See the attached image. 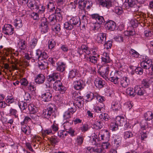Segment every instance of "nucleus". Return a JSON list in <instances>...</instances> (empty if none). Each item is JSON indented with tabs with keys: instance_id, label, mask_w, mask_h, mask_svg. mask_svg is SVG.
Returning a JSON list of instances; mask_svg holds the SVG:
<instances>
[{
	"instance_id": "obj_1",
	"label": "nucleus",
	"mask_w": 153,
	"mask_h": 153,
	"mask_svg": "<svg viewBox=\"0 0 153 153\" xmlns=\"http://www.w3.org/2000/svg\"><path fill=\"white\" fill-rule=\"evenodd\" d=\"M126 2L128 4L129 7L135 8L134 10V16H135L137 18L141 17H144V14L141 12L139 11V8L140 6L135 4V2L132 0H126Z\"/></svg>"
},
{
	"instance_id": "obj_2",
	"label": "nucleus",
	"mask_w": 153,
	"mask_h": 153,
	"mask_svg": "<svg viewBox=\"0 0 153 153\" xmlns=\"http://www.w3.org/2000/svg\"><path fill=\"white\" fill-rule=\"evenodd\" d=\"M110 135L109 132L107 130H104L99 132L98 135V139L97 138L95 139L93 138L94 144L96 145L97 144L96 142V140L98 141H105L108 142L109 140Z\"/></svg>"
},
{
	"instance_id": "obj_3",
	"label": "nucleus",
	"mask_w": 153,
	"mask_h": 153,
	"mask_svg": "<svg viewBox=\"0 0 153 153\" xmlns=\"http://www.w3.org/2000/svg\"><path fill=\"white\" fill-rule=\"evenodd\" d=\"M142 61L140 63V65L142 68L146 70H149L152 63V59L146 56H142Z\"/></svg>"
},
{
	"instance_id": "obj_4",
	"label": "nucleus",
	"mask_w": 153,
	"mask_h": 153,
	"mask_svg": "<svg viewBox=\"0 0 153 153\" xmlns=\"http://www.w3.org/2000/svg\"><path fill=\"white\" fill-rule=\"evenodd\" d=\"M54 106V104H50L48 105L46 109L43 110L42 115L44 118L48 119L50 118L51 115L54 112L53 109Z\"/></svg>"
},
{
	"instance_id": "obj_5",
	"label": "nucleus",
	"mask_w": 153,
	"mask_h": 153,
	"mask_svg": "<svg viewBox=\"0 0 153 153\" xmlns=\"http://www.w3.org/2000/svg\"><path fill=\"white\" fill-rule=\"evenodd\" d=\"M69 19V21H68V30H71L73 27V25H76L79 23V25L80 22V19L76 17H71L70 16H68V20Z\"/></svg>"
},
{
	"instance_id": "obj_6",
	"label": "nucleus",
	"mask_w": 153,
	"mask_h": 153,
	"mask_svg": "<svg viewBox=\"0 0 153 153\" xmlns=\"http://www.w3.org/2000/svg\"><path fill=\"white\" fill-rule=\"evenodd\" d=\"M109 70V65L103 66L100 68L98 73L101 76L106 79L108 78Z\"/></svg>"
},
{
	"instance_id": "obj_7",
	"label": "nucleus",
	"mask_w": 153,
	"mask_h": 153,
	"mask_svg": "<svg viewBox=\"0 0 153 153\" xmlns=\"http://www.w3.org/2000/svg\"><path fill=\"white\" fill-rule=\"evenodd\" d=\"M67 114L65 113L63 115L64 120H65L64 123L62 124V126L64 128V130H62L61 131L58 132V136L61 138H65L67 135V131L66 130L67 126L66 123H67Z\"/></svg>"
},
{
	"instance_id": "obj_8",
	"label": "nucleus",
	"mask_w": 153,
	"mask_h": 153,
	"mask_svg": "<svg viewBox=\"0 0 153 153\" xmlns=\"http://www.w3.org/2000/svg\"><path fill=\"white\" fill-rule=\"evenodd\" d=\"M14 27L10 24H5L2 28V32L6 35H11L14 32Z\"/></svg>"
},
{
	"instance_id": "obj_9",
	"label": "nucleus",
	"mask_w": 153,
	"mask_h": 153,
	"mask_svg": "<svg viewBox=\"0 0 153 153\" xmlns=\"http://www.w3.org/2000/svg\"><path fill=\"white\" fill-rule=\"evenodd\" d=\"M74 3L78 5L79 8L81 9L82 13H85V8L86 6V1L83 0H75Z\"/></svg>"
},
{
	"instance_id": "obj_10",
	"label": "nucleus",
	"mask_w": 153,
	"mask_h": 153,
	"mask_svg": "<svg viewBox=\"0 0 153 153\" xmlns=\"http://www.w3.org/2000/svg\"><path fill=\"white\" fill-rule=\"evenodd\" d=\"M48 24V22L47 21V19L44 18L42 20V22L40 27L42 32H43V33H46L48 32L49 30Z\"/></svg>"
},
{
	"instance_id": "obj_11",
	"label": "nucleus",
	"mask_w": 153,
	"mask_h": 153,
	"mask_svg": "<svg viewBox=\"0 0 153 153\" xmlns=\"http://www.w3.org/2000/svg\"><path fill=\"white\" fill-rule=\"evenodd\" d=\"M106 39V34L100 33L97 34L96 41L99 44H103L105 41Z\"/></svg>"
},
{
	"instance_id": "obj_12",
	"label": "nucleus",
	"mask_w": 153,
	"mask_h": 153,
	"mask_svg": "<svg viewBox=\"0 0 153 153\" xmlns=\"http://www.w3.org/2000/svg\"><path fill=\"white\" fill-rule=\"evenodd\" d=\"M94 84L99 88H102L105 85V81L99 77H97L95 79Z\"/></svg>"
},
{
	"instance_id": "obj_13",
	"label": "nucleus",
	"mask_w": 153,
	"mask_h": 153,
	"mask_svg": "<svg viewBox=\"0 0 153 153\" xmlns=\"http://www.w3.org/2000/svg\"><path fill=\"white\" fill-rule=\"evenodd\" d=\"M60 77V75L59 73L54 72L47 76V80L49 82H52L58 79Z\"/></svg>"
},
{
	"instance_id": "obj_14",
	"label": "nucleus",
	"mask_w": 153,
	"mask_h": 153,
	"mask_svg": "<svg viewBox=\"0 0 153 153\" xmlns=\"http://www.w3.org/2000/svg\"><path fill=\"white\" fill-rule=\"evenodd\" d=\"M36 54L37 57H36V60H39L41 58L42 59H46L48 57V55L45 52H42L40 50L37 49L36 51Z\"/></svg>"
},
{
	"instance_id": "obj_15",
	"label": "nucleus",
	"mask_w": 153,
	"mask_h": 153,
	"mask_svg": "<svg viewBox=\"0 0 153 153\" xmlns=\"http://www.w3.org/2000/svg\"><path fill=\"white\" fill-rule=\"evenodd\" d=\"M91 18L93 19H95L97 23L99 24H102L104 22L105 20L103 16H100L97 13L92 14L91 15Z\"/></svg>"
},
{
	"instance_id": "obj_16",
	"label": "nucleus",
	"mask_w": 153,
	"mask_h": 153,
	"mask_svg": "<svg viewBox=\"0 0 153 153\" xmlns=\"http://www.w3.org/2000/svg\"><path fill=\"white\" fill-rule=\"evenodd\" d=\"M105 27L108 30L114 31L115 29L116 26L115 22L113 21L109 20L106 23Z\"/></svg>"
},
{
	"instance_id": "obj_17",
	"label": "nucleus",
	"mask_w": 153,
	"mask_h": 153,
	"mask_svg": "<svg viewBox=\"0 0 153 153\" xmlns=\"http://www.w3.org/2000/svg\"><path fill=\"white\" fill-rule=\"evenodd\" d=\"M98 3L100 5L108 9L112 6V2L110 0H100Z\"/></svg>"
},
{
	"instance_id": "obj_18",
	"label": "nucleus",
	"mask_w": 153,
	"mask_h": 153,
	"mask_svg": "<svg viewBox=\"0 0 153 153\" xmlns=\"http://www.w3.org/2000/svg\"><path fill=\"white\" fill-rule=\"evenodd\" d=\"M73 84L74 88L76 90H81L84 88L83 81L81 79L75 81Z\"/></svg>"
},
{
	"instance_id": "obj_19",
	"label": "nucleus",
	"mask_w": 153,
	"mask_h": 153,
	"mask_svg": "<svg viewBox=\"0 0 153 153\" xmlns=\"http://www.w3.org/2000/svg\"><path fill=\"white\" fill-rule=\"evenodd\" d=\"M112 72L111 73L110 77L108 78V80L111 81V82H113L114 84H116L118 83V79L119 78L118 76V74L120 72L119 71H117L114 73V76H112Z\"/></svg>"
},
{
	"instance_id": "obj_20",
	"label": "nucleus",
	"mask_w": 153,
	"mask_h": 153,
	"mask_svg": "<svg viewBox=\"0 0 153 153\" xmlns=\"http://www.w3.org/2000/svg\"><path fill=\"white\" fill-rule=\"evenodd\" d=\"M144 117L146 120L150 121V125H153V113L151 111H148L144 114Z\"/></svg>"
},
{
	"instance_id": "obj_21",
	"label": "nucleus",
	"mask_w": 153,
	"mask_h": 153,
	"mask_svg": "<svg viewBox=\"0 0 153 153\" xmlns=\"http://www.w3.org/2000/svg\"><path fill=\"white\" fill-rule=\"evenodd\" d=\"M135 91L136 94L140 96H143L146 93L144 88L142 87H140V86L137 85L135 87Z\"/></svg>"
},
{
	"instance_id": "obj_22",
	"label": "nucleus",
	"mask_w": 153,
	"mask_h": 153,
	"mask_svg": "<svg viewBox=\"0 0 153 153\" xmlns=\"http://www.w3.org/2000/svg\"><path fill=\"white\" fill-rule=\"evenodd\" d=\"M45 80V76L42 74L37 75L35 77V82L39 84H41L43 83Z\"/></svg>"
},
{
	"instance_id": "obj_23",
	"label": "nucleus",
	"mask_w": 153,
	"mask_h": 153,
	"mask_svg": "<svg viewBox=\"0 0 153 153\" xmlns=\"http://www.w3.org/2000/svg\"><path fill=\"white\" fill-rule=\"evenodd\" d=\"M111 108L113 111L114 112H117L121 110V105L118 102H113L112 103Z\"/></svg>"
},
{
	"instance_id": "obj_24",
	"label": "nucleus",
	"mask_w": 153,
	"mask_h": 153,
	"mask_svg": "<svg viewBox=\"0 0 153 153\" xmlns=\"http://www.w3.org/2000/svg\"><path fill=\"white\" fill-rule=\"evenodd\" d=\"M52 95L50 92H47L42 94L41 96L42 100L44 102L50 101L52 97Z\"/></svg>"
},
{
	"instance_id": "obj_25",
	"label": "nucleus",
	"mask_w": 153,
	"mask_h": 153,
	"mask_svg": "<svg viewBox=\"0 0 153 153\" xmlns=\"http://www.w3.org/2000/svg\"><path fill=\"white\" fill-rule=\"evenodd\" d=\"M120 83L122 87L124 88H126L129 84V79L126 76L122 77L120 79Z\"/></svg>"
},
{
	"instance_id": "obj_26",
	"label": "nucleus",
	"mask_w": 153,
	"mask_h": 153,
	"mask_svg": "<svg viewBox=\"0 0 153 153\" xmlns=\"http://www.w3.org/2000/svg\"><path fill=\"white\" fill-rule=\"evenodd\" d=\"M27 6L31 10L36 9L37 7V3L35 0H28L27 3Z\"/></svg>"
},
{
	"instance_id": "obj_27",
	"label": "nucleus",
	"mask_w": 153,
	"mask_h": 153,
	"mask_svg": "<svg viewBox=\"0 0 153 153\" xmlns=\"http://www.w3.org/2000/svg\"><path fill=\"white\" fill-rule=\"evenodd\" d=\"M115 119L119 126H123L126 123V120L123 117L117 116Z\"/></svg>"
},
{
	"instance_id": "obj_28",
	"label": "nucleus",
	"mask_w": 153,
	"mask_h": 153,
	"mask_svg": "<svg viewBox=\"0 0 153 153\" xmlns=\"http://www.w3.org/2000/svg\"><path fill=\"white\" fill-rule=\"evenodd\" d=\"M27 44L26 41L22 39H20L17 45V47L21 50H24L26 48Z\"/></svg>"
},
{
	"instance_id": "obj_29",
	"label": "nucleus",
	"mask_w": 153,
	"mask_h": 153,
	"mask_svg": "<svg viewBox=\"0 0 153 153\" xmlns=\"http://www.w3.org/2000/svg\"><path fill=\"white\" fill-rule=\"evenodd\" d=\"M101 59L102 62L104 63H110L111 61L108 54L105 52L103 53Z\"/></svg>"
},
{
	"instance_id": "obj_30",
	"label": "nucleus",
	"mask_w": 153,
	"mask_h": 153,
	"mask_svg": "<svg viewBox=\"0 0 153 153\" xmlns=\"http://www.w3.org/2000/svg\"><path fill=\"white\" fill-rule=\"evenodd\" d=\"M114 146L117 148L121 145L122 137L120 136L116 135L114 136Z\"/></svg>"
},
{
	"instance_id": "obj_31",
	"label": "nucleus",
	"mask_w": 153,
	"mask_h": 153,
	"mask_svg": "<svg viewBox=\"0 0 153 153\" xmlns=\"http://www.w3.org/2000/svg\"><path fill=\"white\" fill-rule=\"evenodd\" d=\"M21 130L22 132L27 135H29L31 133L30 128L27 125H22L21 127Z\"/></svg>"
},
{
	"instance_id": "obj_32",
	"label": "nucleus",
	"mask_w": 153,
	"mask_h": 153,
	"mask_svg": "<svg viewBox=\"0 0 153 153\" xmlns=\"http://www.w3.org/2000/svg\"><path fill=\"white\" fill-rule=\"evenodd\" d=\"M150 80L149 79H145L142 80L141 81L142 87L143 88H148L150 85Z\"/></svg>"
},
{
	"instance_id": "obj_33",
	"label": "nucleus",
	"mask_w": 153,
	"mask_h": 153,
	"mask_svg": "<svg viewBox=\"0 0 153 153\" xmlns=\"http://www.w3.org/2000/svg\"><path fill=\"white\" fill-rule=\"evenodd\" d=\"M28 109L31 114H33L37 111V107L33 104H30L28 105Z\"/></svg>"
},
{
	"instance_id": "obj_34",
	"label": "nucleus",
	"mask_w": 153,
	"mask_h": 153,
	"mask_svg": "<svg viewBox=\"0 0 153 153\" xmlns=\"http://www.w3.org/2000/svg\"><path fill=\"white\" fill-rule=\"evenodd\" d=\"M49 21L51 25H54L57 22V19L56 16L54 14H52L49 16L48 18Z\"/></svg>"
},
{
	"instance_id": "obj_35",
	"label": "nucleus",
	"mask_w": 153,
	"mask_h": 153,
	"mask_svg": "<svg viewBox=\"0 0 153 153\" xmlns=\"http://www.w3.org/2000/svg\"><path fill=\"white\" fill-rule=\"evenodd\" d=\"M116 119L113 120L110 125V128L112 131H116L118 129V124Z\"/></svg>"
},
{
	"instance_id": "obj_36",
	"label": "nucleus",
	"mask_w": 153,
	"mask_h": 153,
	"mask_svg": "<svg viewBox=\"0 0 153 153\" xmlns=\"http://www.w3.org/2000/svg\"><path fill=\"white\" fill-rule=\"evenodd\" d=\"M84 58L92 63L95 64L97 63V58L95 56H92L88 57L87 55H84Z\"/></svg>"
},
{
	"instance_id": "obj_37",
	"label": "nucleus",
	"mask_w": 153,
	"mask_h": 153,
	"mask_svg": "<svg viewBox=\"0 0 153 153\" xmlns=\"http://www.w3.org/2000/svg\"><path fill=\"white\" fill-rule=\"evenodd\" d=\"M42 136L44 138L48 135L53 134V132L51 128H48L46 129L42 130L41 131Z\"/></svg>"
},
{
	"instance_id": "obj_38",
	"label": "nucleus",
	"mask_w": 153,
	"mask_h": 153,
	"mask_svg": "<svg viewBox=\"0 0 153 153\" xmlns=\"http://www.w3.org/2000/svg\"><path fill=\"white\" fill-rule=\"evenodd\" d=\"M102 122L100 121H97L94 122L93 125V127L96 130H100L102 127Z\"/></svg>"
},
{
	"instance_id": "obj_39",
	"label": "nucleus",
	"mask_w": 153,
	"mask_h": 153,
	"mask_svg": "<svg viewBox=\"0 0 153 153\" xmlns=\"http://www.w3.org/2000/svg\"><path fill=\"white\" fill-rule=\"evenodd\" d=\"M84 52L83 51L81 48H78L77 51H73L72 53H71V54L75 56H78V54L79 55V57H80L82 55L84 54Z\"/></svg>"
},
{
	"instance_id": "obj_40",
	"label": "nucleus",
	"mask_w": 153,
	"mask_h": 153,
	"mask_svg": "<svg viewBox=\"0 0 153 153\" xmlns=\"http://www.w3.org/2000/svg\"><path fill=\"white\" fill-rule=\"evenodd\" d=\"M14 23L15 27L17 28H21L22 26V21L19 18H17L15 19Z\"/></svg>"
},
{
	"instance_id": "obj_41",
	"label": "nucleus",
	"mask_w": 153,
	"mask_h": 153,
	"mask_svg": "<svg viewBox=\"0 0 153 153\" xmlns=\"http://www.w3.org/2000/svg\"><path fill=\"white\" fill-rule=\"evenodd\" d=\"M19 106L22 111L25 110L28 108V104L27 102L23 101H20L19 102Z\"/></svg>"
},
{
	"instance_id": "obj_42",
	"label": "nucleus",
	"mask_w": 153,
	"mask_h": 153,
	"mask_svg": "<svg viewBox=\"0 0 153 153\" xmlns=\"http://www.w3.org/2000/svg\"><path fill=\"white\" fill-rule=\"evenodd\" d=\"M76 105H73V106L70 107V108H69L68 110V116L69 115L70 117L71 115H72L74 114L76 110Z\"/></svg>"
},
{
	"instance_id": "obj_43",
	"label": "nucleus",
	"mask_w": 153,
	"mask_h": 153,
	"mask_svg": "<svg viewBox=\"0 0 153 153\" xmlns=\"http://www.w3.org/2000/svg\"><path fill=\"white\" fill-rule=\"evenodd\" d=\"M126 94L131 96L134 97L136 95V93L135 91V88L134 90L133 88L131 87H128L126 90Z\"/></svg>"
},
{
	"instance_id": "obj_44",
	"label": "nucleus",
	"mask_w": 153,
	"mask_h": 153,
	"mask_svg": "<svg viewBox=\"0 0 153 153\" xmlns=\"http://www.w3.org/2000/svg\"><path fill=\"white\" fill-rule=\"evenodd\" d=\"M62 85V83L59 80H56L53 84V89L56 91L59 90V88Z\"/></svg>"
},
{
	"instance_id": "obj_45",
	"label": "nucleus",
	"mask_w": 153,
	"mask_h": 153,
	"mask_svg": "<svg viewBox=\"0 0 153 153\" xmlns=\"http://www.w3.org/2000/svg\"><path fill=\"white\" fill-rule=\"evenodd\" d=\"M48 139L50 140L51 144L53 146H54L56 144L59 142V140L56 137H52L50 138H48Z\"/></svg>"
},
{
	"instance_id": "obj_46",
	"label": "nucleus",
	"mask_w": 153,
	"mask_h": 153,
	"mask_svg": "<svg viewBox=\"0 0 153 153\" xmlns=\"http://www.w3.org/2000/svg\"><path fill=\"white\" fill-rule=\"evenodd\" d=\"M113 11L118 15H121L123 13L122 8L118 6H116L113 10Z\"/></svg>"
},
{
	"instance_id": "obj_47",
	"label": "nucleus",
	"mask_w": 153,
	"mask_h": 153,
	"mask_svg": "<svg viewBox=\"0 0 153 153\" xmlns=\"http://www.w3.org/2000/svg\"><path fill=\"white\" fill-rule=\"evenodd\" d=\"M129 53L131 56L136 58H138L140 55L138 52L133 49L130 50Z\"/></svg>"
},
{
	"instance_id": "obj_48",
	"label": "nucleus",
	"mask_w": 153,
	"mask_h": 153,
	"mask_svg": "<svg viewBox=\"0 0 153 153\" xmlns=\"http://www.w3.org/2000/svg\"><path fill=\"white\" fill-rule=\"evenodd\" d=\"M39 66L41 70H45L47 68L48 66V64L44 61L43 62H38Z\"/></svg>"
},
{
	"instance_id": "obj_49",
	"label": "nucleus",
	"mask_w": 153,
	"mask_h": 153,
	"mask_svg": "<svg viewBox=\"0 0 153 153\" xmlns=\"http://www.w3.org/2000/svg\"><path fill=\"white\" fill-rule=\"evenodd\" d=\"M37 7L36 9L39 10V13H42L45 11V7L44 5L41 3L39 4H37Z\"/></svg>"
},
{
	"instance_id": "obj_50",
	"label": "nucleus",
	"mask_w": 153,
	"mask_h": 153,
	"mask_svg": "<svg viewBox=\"0 0 153 153\" xmlns=\"http://www.w3.org/2000/svg\"><path fill=\"white\" fill-rule=\"evenodd\" d=\"M57 65H58L56 69L58 71L63 72L65 70V65L63 63H57Z\"/></svg>"
},
{
	"instance_id": "obj_51",
	"label": "nucleus",
	"mask_w": 153,
	"mask_h": 153,
	"mask_svg": "<svg viewBox=\"0 0 153 153\" xmlns=\"http://www.w3.org/2000/svg\"><path fill=\"white\" fill-rule=\"evenodd\" d=\"M51 129L52 130V132H56L58 131L59 128L58 127V125L55 123L54 121L52 125L51 126Z\"/></svg>"
},
{
	"instance_id": "obj_52",
	"label": "nucleus",
	"mask_w": 153,
	"mask_h": 153,
	"mask_svg": "<svg viewBox=\"0 0 153 153\" xmlns=\"http://www.w3.org/2000/svg\"><path fill=\"white\" fill-rule=\"evenodd\" d=\"M95 95L92 92H90L87 94L86 97H87V101L89 102L92 100L93 99L95 98Z\"/></svg>"
},
{
	"instance_id": "obj_53",
	"label": "nucleus",
	"mask_w": 153,
	"mask_h": 153,
	"mask_svg": "<svg viewBox=\"0 0 153 153\" xmlns=\"http://www.w3.org/2000/svg\"><path fill=\"white\" fill-rule=\"evenodd\" d=\"M77 73L76 70L75 69L72 70L70 71L69 74L68 78H74Z\"/></svg>"
},
{
	"instance_id": "obj_54",
	"label": "nucleus",
	"mask_w": 153,
	"mask_h": 153,
	"mask_svg": "<svg viewBox=\"0 0 153 153\" xmlns=\"http://www.w3.org/2000/svg\"><path fill=\"white\" fill-rule=\"evenodd\" d=\"M38 42V40L35 38L33 39L30 43V47L32 49L35 48L36 45Z\"/></svg>"
},
{
	"instance_id": "obj_55",
	"label": "nucleus",
	"mask_w": 153,
	"mask_h": 153,
	"mask_svg": "<svg viewBox=\"0 0 153 153\" xmlns=\"http://www.w3.org/2000/svg\"><path fill=\"white\" fill-rule=\"evenodd\" d=\"M84 137L82 135H79L77 136L76 142L79 145H82L83 142Z\"/></svg>"
},
{
	"instance_id": "obj_56",
	"label": "nucleus",
	"mask_w": 153,
	"mask_h": 153,
	"mask_svg": "<svg viewBox=\"0 0 153 153\" xmlns=\"http://www.w3.org/2000/svg\"><path fill=\"white\" fill-rule=\"evenodd\" d=\"M112 41L109 40L105 42L104 46L105 48L107 49H111L112 46Z\"/></svg>"
},
{
	"instance_id": "obj_57",
	"label": "nucleus",
	"mask_w": 153,
	"mask_h": 153,
	"mask_svg": "<svg viewBox=\"0 0 153 153\" xmlns=\"http://www.w3.org/2000/svg\"><path fill=\"white\" fill-rule=\"evenodd\" d=\"M133 136V134L131 131H127L124 133V137L125 139L132 137Z\"/></svg>"
},
{
	"instance_id": "obj_58",
	"label": "nucleus",
	"mask_w": 153,
	"mask_h": 153,
	"mask_svg": "<svg viewBox=\"0 0 153 153\" xmlns=\"http://www.w3.org/2000/svg\"><path fill=\"white\" fill-rule=\"evenodd\" d=\"M48 8L50 12L53 11L55 10V7L53 3L49 2L47 5Z\"/></svg>"
},
{
	"instance_id": "obj_59",
	"label": "nucleus",
	"mask_w": 153,
	"mask_h": 153,
	"mask_svg": "<svg viewBox=\"0 0 153 153\" xmlns=\"http://www.w3.org/2000/svg\"><path fill=\"white\" fill-rule=\"evenodd\" d=\"M135 71L137 74L142 75L143 73V68L140 67H137L135 68Z\"/></svg>"
},
{
	"instance_id": "obj_60",
	"label": "nucleus",
	"mask_w": 153,
	"mask_h": 153,
	"mask_svg": "<svg viewBox=\"0 0 153 153\" xmlns=\"http://www.w3.org/2000/svg\"><path fill=\"white\" fill-rule=\"evenodd\" d=\"M145 120V121H142L140 123L141 128L143 130H146V128L148 126V123Z\"/></svg>"
},
{
	"instance_id": "obj_61",
	"label": "nucleus",
	"mask_w": 153,
	"mask_h": 153,
	"mask_svg": "<svg viewBox=\"0 0 153 153\" xmlns=\"http://www.w3.org/2000/svg\"><path fill=\"white\" fill-rule=\"evenodd\" d=\"M6 102L8 103H12L14 102V99L13 96H8L5 98Z\"/></svg>"
},
{
	"instance_id": "obj_62",
	"label": "nucleus",
	"mask_w": 153,
	"mask_h": 153,
	"mask_svg": "<svg viewBox=\"0 0 153 153\" xmlns=\"http://www.w3.org/2000/svg\"><path fill=\"white\" fill-rule=\"evenodd\" d=\"M110 146V145L109 143L108 142L105 141L102 143L101 147L103 149L105 150L106 149L109 148Z\"/></svg>"
},
{
	"instance_id": "obj_63",
	"label": "nucleus",
	"mask_w": 153,
	"mask_h": 153,
	"mask_svg": "<svg viewBox=\"0 0 153 153\" xmlns=\"http://www.w3.org/2000/svg\"><path fill=\"white\" fill-rule=\"evenodd\" d=\"M89 129L88 125L87 124H82L80 127V130L82 132H85L87 131Z\"/></svg>"
},
{
	"instance_id": "obj_64",
	"label": "nucleus",
	"mask_w": 153,
	"mask_h": 153,
	"mask_svg": "<svg viewBox=\"0 0 153 153\" xmlns=\"http://www.w3.org/2000/svg\"><path fill=\"white\" fill-rule=\"evenodd\" d=\"M124 34L126 36H133L135 33V31L134 30H126L124 32Z\"/></svg>"
}]
</instances>
